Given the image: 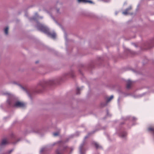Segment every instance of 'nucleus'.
I'll use <instances>...</instances> for the list:
<instances>
[{
  "label": "nucleus",
  "instance_id": "f257e3e1",
  "mask_svg": "<svg viewBox=\"0 0 154 154\" xmlns=\"http://www.w3.org/2000/svg\"><path fill=\"white\" fill-rule=\"evenodd\" d=\"M38 29L43 32L47 33L48 36L51 38L54 39L56 36V34L55 32L52 33H49L48 32V29L47 28L43 25L38 24L37 26Z\"/></svg>",
  "mask_w": 154,
  "mask_h": 154
},
{
  "label": "nucleus",
  "instance_id": "f03ea898",
  "mask_svg": "<svg viewBox=\"0 0 154 154\" xmlns=\"http://www.w3.org/2000/svg\"><path fill=\"white\" fill-rule=\"evenodd\" d=\"M77 2L79 3H88L90 4H93V2L90 0H77Z\"/></svg>",
  "mask_w": 154,
  "mask_h": 154
},
{
  "label": "nucleus",
  "instance_id": "7ed1b4c3",
  "mask_svg": "<svg viewBox=\"0 0 154 154\" xmlns=\"http://www.w3.org/2000/svg\"><path fill=\"white\" fill-rule=\"evenodd\" d=\"M14 106L16 107H23L25 106V104L23 103L18 101L15 103Z\"/></svg>",
  "mask_w": 154,
  "mask_h": 154
},
{
  "label": "nucleus",
  "instance_id": "20e7f679",
  "mask_svg": "<svg viewBox=\"0 0 154 154\" xmlns=\"http://www.w3.org/2000/svg\"><path fill=\"white\" fill-rule=\"evenodd\" d=\"M131 9V7H130L126 9L123 12V14L125 15L128 14H131L129 12V11Z\"/></svg>",
  "mask_w": 154,
  "mask_h": 154
},
{
  "label": "nucleus",
  "instance_id": "39448f33",
  "mask_svg": "<svg viewBox=\"0 0 154 154\" xmlns=\"http://www.w3.org/2000/svg\"><path fill=\"white\" fill-rule=\"evenodd\" d=\"M113 98V95H111L109 97H107L106 100V103H105L103 105L102 104V106H106L107 104V103H108L109 101H110Z\"/></svg>",
  "mask_w": 154,
  "mask_h": 154
},
{
  "label": "nucleus",
  "instance_id": "423d86ee",
  "mask_svg": "<svg viewBox=\"0 0 154 154\" xmlns=\"http://www.w3.org/2000/svg\"><path fill=\"white\" fill-rule=\"evenodd\" d=\"M132 83V82L131 81L128 80L127 81V88L128 89L130 88Z\"/></svg>",
  "mask_w": 154,
  "mask_h": 154
},
{
  "label": "nucleus",
  "instance_id": "0eeeda50",
  "mask_svg": "<svg viewBox=\"0 0 154 154\" xmlns=\"http://www.w3.org/2000/svg\"><path fill=\"white\" fill-rule=\"evenodd\" d=\"M8 27H6L4 29V32L6 35H7L8 34Z\"/></svg>",
  "mask_w": 154,
  "mask_h": 154
},
{
  "label": "nucleus",
  "instance_id": "6e6552de",
  "mask_svg": "<svg viewBox=\"0 0 154 154\" xmlns=\"http://www.w3.org/2000/svg\"><path fill=\"white\" fill-rule=\"evenodd\" d=\"M126 133L125 132L122 133L120 135L122 137H125V136L126 135Z\"/></svg>",
  "mask_w": 154,
  "mask_h": 154
},
{
  "label": "nucleus",
  "instance_id": "1a4fd4ad",
  "mask_svg": "<svg viewBox=\"0 0 154 154\" xmlns=\"http://www.w3.org/2000/svg\"><path fill=\"white\" fill-rule=\"evenodd\" d=\"M7 143V141L6 140H2V145H5Z\"/></svg>",
  "mask_w": 154,
  "mask_h": 154
},
{
  "label": "nucleus",
  "instance_id": "9d476101",
  "mask_svg": "<svg viewBox=\"0 0 154 154\" xmlns=\"http://www.w3.org/2000/svg\"><path fill=\"white\" fill-rule=\"evenodd\" d=\"M58 133L57 132H56V133H53V135L54 136H57L58 135Z\"/></svg>",
  "mask_w": 154,
  "mask_h": 154
},
{
  "label": "nucleus",
  "instance_id": "9b49d317",
  "mask_svg": "<svg viewBox=\"0 0 154 154\" xmlns=\"http://www.w3.org/2000/svg\"><path fill=\"white\" fill-rule=\"evenodd\" d=\"M44 148H42V149H41V150H40V152H43V150H44Z\"/></svg>",
  "mask_w": 154,
  "mask_h": 154
},
{
  "label": "nucleus",
  "instance_id": "f8f14e48",
  "mask_svg": "<svg viewBox=\"0 0 154 154\" xmlns=\"http://www.w3.org/2000/svg\"><path fill=\"white\" fill-rule=\"evenodd\" d=\"M97 148H98V145L97 144Z\"/></svg>",
  "mask_w": 154,
  "mask_h": 154
},
{
  "label": "nucleus",
  "instance_id": "ddd939ff",
  "mask_svg": "<svg viewBox=\"0 0 154 154\" xmlns=\"http://www.w3.org/2000/svg\"><path fill=\"white\" fill-rule=\"evenodd\" d=\"M35 14L36 15H37V13H36Z\"/></svg>",
  "mask_w": 154,
  "mask_h": 154
},
{
  "label": "nucleus",
  "instance_id": "4468645a",
  "mask_svg": "<svg viewBox=\"0 0 154 154\" xmlns=\"http://www.w3.org/2000/svg\"><path fill=\"white\" fill-rule=\"evenodd\" d=\"M77 89H78V90H79V88H77Z\"/></svg>",
  "mask_w": 154,
  "mask_h": 154
}]
</instances>
